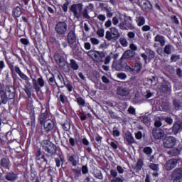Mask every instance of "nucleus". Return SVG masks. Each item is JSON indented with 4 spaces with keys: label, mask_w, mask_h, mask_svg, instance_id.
<instances>
[{
    "label": "nucleus",
    "mask_w": 182,
    "mask_h": 182,
    "mask_svg": "<svg viewBox=\"0 0 182 182\" xmlns=\"http://www.w3.org/2000/svg\"><path fill=\"white\" fill-rule=\"evenodd\" d=\"M1 99L3 105H6L9 100L15 97V87L14 86H8L6 87L5 91L1 90Z\"/></svg>",
    "instance_id": "1"
},
{
    "label": "nucleus",
    "mask_w": 182,
    "mask_h": 182,
    "mask_svg": "<svg viewBox=\"0 0 182 182\" xmlns=\"http://www.w3.org/2000/svg\"><path fill=\"white\" fill-rule=\"evenodd\" d=\"M41 146L47 153L54 154L56 153V146L49 140L43 141Z\"/></svg>",
    "instance_id": "2"
},
{
    "label": "nucleus",
    "mask_w": 182,
    "mask_h": 182,
    "mask_svg": "<svg viewBox=\"0 0 182 182\" xmlns=\"http://www.w3.org/2000/svg\"><path fill=\"white\" fill-rule=\"evenodd\" d=\"M55 30L58 35H65L68 32V23L65 21L58 22L55 25Z\"/></svg>",
    "instance_id": "3"
},
{
    "label": "nucleus",
    "mask_w": 182,
    "mask_h": 182,
    "mask_svg": "<svg viewBox=\"0 0 182 182\" xmlns=\"http://www.w3.org/2000/svg\"><path fill=\"white\" fill-rule=\"evenodd\" d=\"M177 143V139L173 136H167L163 141L165 149H173Z\"/></svg>",
    "instance_id": "4"
},
{
    "label": "nucleus",
    "mask_w": 182,
    "mask_h": 182,
    "mask_svg": "<svg viewBox=\"0 0 182 182\" xmlns=\"http://www.w3.org/2000/svg\"><path fill=\"white\" fill-rule=\"evenodd\" d=\"M70 11L71 12H73L75 18L79 19L80 18V14H79V12H82L83 11V4L80 3L77 4H73L70 6ZM77 11L79 12H77Z\"/></svg>",
    "instance_id": "5"
},
{
    "label": "nucleus",
    "mask_w": 182,
    "mask_h": 182,
    "mask_svg": "<svg viewBox=\"0 0 182 182\" xmlns=\"http://www.w3.org/2000/svg\"><path fill=\"white\" fill-rule=\"evenodd\" d=\"M178 163V161H177L176 159H169L164 164V168L167 171H171L173 168H176V167H177Z\"/></svg>",
    "instance_id": "6"
},
{
    "label": "nucleus",
    "mask_w": 182,
    "mask_h": 182,
    "mask_svg": "<svg viewBox=\"0 0 182 182\" xmlns=\"http://www.w3.org/2000/svg\"><path fill=\"white\" fill-rule=\"evenodd\" d=\"M54 59L59 67L65 70V66L68 65V62L65 60V58L61 57L60 54H55Z\"/></svg>",
    "instance_id": "7"
},
{
    "label": "nucleus",
    "mask_w": 182,
    "mask_h": 182,
    "mask_svg": "<svg viewBox=\"0 0 182 182\" xmlns=\"http://www.w3.org/2000/svg\"><path fill=\"white\" fill-rule=\"evenodd\" d=\"M32 82L33 87L36 92H39V90H41V87H43V86H45V80H43V78L42 77L38 78V80L33 78Z\"/></svg>",
    "instance_id": "8"
},
{
    "label": "nucleus",
    "mask_w": 182,
    "mask_h": 182,
    "mask_svg": "<svg viewBox=\"0 0 182 182\" xmlns=\"http://www.w3.org/2000/svg\"><path fill=\"white\" fill-rule=\"evenodd\" d=\"M43 127L46 133H49V132H52L53 130V127H55V122L50 119H46L44 121Z\"/></svg>",
    "instance_id": "9"
},
{
    "label": "nucleus",
    "mask_w": 182,
    "mask_h": 182,
    "mask_svg": "<svg viewBox=\"0 0 182 182\" xmlns=\"http://www.w3.org/2000/svg\"><path fill=\"white\" fill-rule=\"evenodd\" d=\"M126 61H123V59L120 58L119 61L114 60L112 68L115 69V70L120 71L124 69Z\"/></svg>",
    "instance_id": "10"
},
{
    "label": "nucleus",
    "mask_w": 182,
    "mask_h": 182,
    "mask_svg": "<svg viewBox=\"0 0 182 182\" xmlns=\"http://www.w3.org/2000/svg\"><path fill=\"white\" fill-rule=\"evenodd\" d=\"M87 55H88L92 60L97 62V63H100V62H102V58L99 57V51L91 50L87 53Z\"/></svg>",
    "instance_id": "11"
},
{
    "label": "nucleus",
    "mask_w": 182,
    "mask_h": 182,
    "mask_svg": "<svg viewBox=\"0 0 182 182\" xmlns=\"http://www.w3.org/2000/svg\"><path fill=\"white\" fill-rule=\"evenodd\" d=\"M138 3L144 11H149L153 8L151 3L149 0H138Z\"/></svg>",
    "instance_id": "12"
},
{
    "label": "nucleus",
    "mask_w": 182,
    "mask_h": 182,
    "mask_svg": "<svg viewBox=\"0 0 182 182\" xmlns=\"http://www.w3.org/2000/svg\"><path fill=\"white\" fill-rule=\"evenodd\" d=\"M67 41L70 46L76 43V33H75V31L72 30L68 33Z\"/></svg>",
    "instance_id": "13"
},
{
    "label": "nucleus",
    "mask_w": 182,
    "mask_h": 182,
    "mask_svg": "<svg viewBox=\"0 0 182 182\" xmlns=\"http://www.w3.org/2000/svg\"><path fill=\"white\" fill-rule=\"evenodd\" d=\"M152 134L156 140H160V139H163L164 137V131L161 129H154L152 130Z\"/></svg>",
    "instance_id": "14"
},
{
    "label": "nucleus",
    "mask_w": 182,
    "mask_h": 182,
    "mask_svg": "<svg viewBox=\"0 0 182 182\" xmlns=\"http://www.w3.org/2000/svg\"><path fill=\"white\" fill-rule=\"evenodd\" d=\"M124 22L127 30L129 29V31H134V29H136V26L134 24H133V19H132V17L125 16Z\"/></svg>",
    "instance_id": "15"
},
{
    "label": "nucleus",
    "mask_w": 182,
    "mask_h": 182,
    "mask_svg": "<svg viewBox=\"0 0 182 182\" xmlns=\"http://www.w3.org/2000/svg\"><path fill=\"white\" fill-rule=\"evenodd\" d=\"M117 93L119 96H128L130 94V90L127 87H119L117 90Z\"/></svg>",
    "instance_id": "16"
},
{
    "label": "nucleus",
    "mask_w": 182,
    "mask_h": 182,
    "mask_svg": "<svg viewBox=\"0 0 182 182\" xmlns=\"http://www.w3.org/2000/svg\"><path fill=\"white\" fill-rule=\"evenodd\" d=\"M4 177L7 181H16V180H18V173L12 171L9 172Z\"/></svg>",
    "instance_id": "17"
},
{
    "label": "nucleus",
    "mask_w": 182,
    "mask_h": 182,
    "mask_svg": "<svg viewBox=\"0 0 182 182\" xmlns=\"http://www.w3.org/2000/svg\"><path fill=\"white\" fill-rule=\"evenodd\" d=\"M172 178H180L182 177V168H175L171 174Z\"/></svg>",
    "instance_id": "18"
},
{
    "label": "nucleus",
    "mask_w": 182,
    "mask_h": 182,
    "mask_svg": "<svg viewBox=\"0 0 182 182\" xmlns=\"http://www.w3.org/2000/svg\"><path fill=\"white\" fill-rule=\"evenodd\" d=\"M57 78L58 79V80H60L61 85H58V82H55L56 86L58 88L63 89V87H65V86H66V82H65V78L63 77V75H62L60 73H58L57 75Z\"/></svg>",
    "instance_id": "19"
},
{
    "label": "nucleus",
    "mask_w": 182,
    "mask_h": 182,
    "mask_svg": "<svg viewBox=\"0 0 182 182\" xmlns=\"http://www.w3.org/2000/svg\"><path fill=\"white\" fill-rule=\"evenodd\" d=\"M182 131V122L180 121L176 122L173 126V132L174 133H180Z\"/></svg>",
    "instance_id": "20"
},
{
    "label": "nucleus",
    "mask_w": 182,
    "mask_h": 182,
    "mask_svg": "<svg viewBox=\"0 0 182 182\" xmlns=\"http://www.w3.org/2000/svg\"><path fill=\"white\" fill-rule=\"evenodd\" d=\"M68 161L72 164V166L76 167L77 164L79 163V159L76 156V155H71L68 156Z\"/></svg>",
    "instance_id": "21"
},
{
    "label": "nucleus",
    "mask_w": 182,
    "mask_h": 182,
    "mask_svg": "<svg viewBox=\"0 0 182 182\" xmlns=\"http://www.w3.org/2000/svg\"><path fill=\"white\" fill-rule=\"evenodd\" d=\"M15 72L16 73H18V76L23 79V80H29V77L26 76V75L23 74L22 71H21V68H19L18 66L15 67Z\"/></svg>",
    "instance_id": "22"
},
{
    "label": "nucleus",
    "mask_w": 182,
    "mask_h": 182,
    "mask_svg": "<svg viewBox=\"0 0 182 182\" xmlns=\"http://www.w3.org/2000/svg\"><path fill=\"white\" fill-rule=\"evenodd\" d=\"M22 15V9L20 6H17L13 9V16L14 18H19Z\"/></svg>",
    "instance_id": "23"
},
{
    "label": "nucleus",
    "mask_w": 182,
    "mask_h": 182,
    "mask_svg": "<svg viewBox=\"0 0 182 182\" xmlns=\"http://www.w3.org/2000/svg\"><path fill=\"white\" fill-rule=\"evenodd\" d=\"M69 66L73 70H79V63L73 59L70 60Z\"/></svg>",
    "instance_id": "24"
},
{
    "label": "nucleus",
    "mask_w": 182,
    "mask_h": 182,
    "mask_svg": "<svg viewBox=\"0 0 182 182\" xmlns=\"http://www.w3.org/2000/svg\"><path fill=\"white\" fill-rule=\"evenodd\" d=\"M135 22H136L138 26H143L146 23V18L141 16H138L135 18Z\"/></svg>",
    "instance_id": "25"
},
{
    "label": "nucleus",
    "mask_w": 182,
    "mask_h": 182,
    "mask_svg": "<svg viewBox=\"0 0 182 182\" xmlns=\"http://www.w3.org/2000/svg\"><path fill=\"white\" fill-rule=\"evenodd\" d=\"M30 113L32 114L31 115V122H28L26 123L27 126H35V110L33 109V107L30 109Z\"/></svg>",
    "instance_id": "26"
},
{
    "label": "nucleus",
    "mask_w": 182,
    "mask_h": 182,
    "mask_svg": "<svg viewBox=\"0 0 182 182\" xmlns=\"http://www.w3.org/2000/svg\"><path fill=\"white\" fill-rule=\"evenodd\" d=\"M154 40L155 42H159L161 46H164V45H166V40L164 39V36H163L156 35Z\"/></svg>",
    "instance_id": "27"
},
{
    "label": "nucleus",
    "mask_w": 182,
    "mask_h": 182,
    "mask_svg": "<svg viewBox=\"0 0 182 182\" xmlns=\"http://www.w3.org/2000/svg\"><path fill=\"white\" fill-rule=\"evenodd\" d=\"M180 150L178 148H175L168 151V154L171 157H176L180 154Z\"/></svg>",
    "instance_id": "28"
},
{
    "label": "nucleus",
    "mask_w": 182,
    "mask_h": 182,
    "mask_svg": "<svg viewBox=\"0 0 182 182\" xmlns=\"http://www.w3.org/2000/svg\"><path fill=\"white\" fill-rule=\"evenodd\" d=\"M109 31L112 33V35L117 38L119 39L120 38V32H119V29L116 27H111L109 28Z\"/></svg>",
    "instance_id": "29"
},
{
    "label": "nucleus",
    "mask_w": 182,
    "mask_h": 182,
    "mask_svg": "<svg viewBox=\"0 0 182 182\" xmlns=\"http://www.w3.org/2000/svg\"><path fill=\"white\" fill-rule=\"evenodd\" d=\"M105 38L107 39L108 41H111L112 42L114 41H117V38L109 31H107L106 32Z\"/></svg>",
    "instance_id": "30"
},
{
    "label": "nucleus",
    "mask_w": 182,
    "mask_h": 182,
    "mask_svg": "<svg viewBox=\"0 0 182 182\" xmlns=\"http://www.w3.org/2000/svg\"><path fill=\"white\" fill-rule=\"evenodd\" d=\"M125 139L129 144H133L134 143V138L131 133H127L125 134Z\"/></svg>",
    "instance_id": "31"
},
{
    "label": "nucleus",
    "mask_w": 182,
    "mask_h": 182,
    "mask_svg": "<svg viewBox=\"0 0 182 182\" xmlns=\"http://www.w3.org/2000/svg\"><path fill=\"white\" fill-rule=\"evenodd\" d=\"M93 176L95 178H98V180H103V173H102V171L99 169H95L94 171Z\"/></svg>",
    "instance_id": "32"
},
{
    "label": "nucleus",
    "mask_w": 182,
    "mask_h": 182,
    "mask_svg": "<svg viewBox=\"0 0 182 182\" xmlns=\"http://www.w3.org/2000/svg\"><path fill=\"white\" fill-rule=\"evenodd\" d=\"M146 53L148 55V58L149 60H152V59H154L156 56V53L149 48L146 50Z\"/></svg>",
    "instance_id": "33"
},
{
    "label": "nucleus",
    "mask_w": 182,
    "mask_h": 182,
    "mask_svg": "<svg viewBox=\"0 0 182 182\" xmlns=\"http://www.w3.org/2000/svg\"><path fill=\"white\" fill-rule=\"evenodd\" d=\"M133 56V53L130 50L125 51L121 57V59H129Z\"/></svg>",
    "instance_id": "34"
},
{
    "label": "nucleus",
    "mask_w": 182,
    "mask_h": 182,
    "mask_svg": "<svg viewBox=\"0 0 182 182\" xmlns=\"http://www.w3.org/2000/svg\"><path fill=\"white\" fill-rule=\"evenodd\" d=\"M0 164L1 167H4V168H8V167H9V161H8V159L5 158H3L1 160Z\"/></svg>",
    "instance_id": "35"
},
{
    "label": "nucleus",
    "mask_w": 182,
    "mask_h": 182,
    "mask_svg": "<svg viewBox=\"0 0 182 182\" xmlns=\"http://www.w3.org/2000/svg\"><path fill=\"white\" fill-rule=\"evenodd\" d=\"M171 50H173V46L168 44L164 47V52L166 53V55H171Z\"/></svg>",
    "instance_id": "36"
},
{
    "label": "nucleus",
    "mask_w": 182,
    "mask_h": 182,
    "mask_svg": "<svg viewBox=\"0 0 182 182\" xmlns=\"http://www.w3.org/2000/svg\"><path fill=\"white\" fill-rule=\"evenodd\" d=\"M119 43L122 45V46H123V48H127V46L129 45L127 39L125 37H121L119 38Z\"/></svg>",
    "instance_id": "37"
},
{
    "label": "nucleus",
    "mask_w": 182,
    "mask_h": 182,
    "mask_svg": "<svg viewBox=\"0 0 182 182\" xmlns=\"http://www.w3.org/2000/svg\"><path fill=\"white\" fill-rule=\"evenodd\" d=\"M48 118V111H46L45 112L42 113L40 115V122L41 124H42V123H43V122H45L46 120H47L46 119Z\"/></svg>",
    "instance_id": "38"
},
{
    "label": "nucleus",
    "mask_w": 182,
    "mask_h": 182,
    "mask_svg": "<svg viewBox=\"0 0 182 182\" xmlns=\"http://www.w3.org/2000/svg\"><path fill=\"white\" fill-rule=\"evenodd\" d=\"M143 167V159H139L137 161L136 166H135L136 170L140 171Z\"/></svg>",
    "instance_id": "39"
},
{
    "label": "nucleus",
    "mask_w": 182,
    "mask_h": 182,
    "mask_svg": "<svg viewBox=\"0 0 182 182\" xmlns=\"http://www.w3.org/2000/svg\"><path fill=\"white\" fill-rule=\"evenodd\" d=\"M143 68L141 63H136L134 68V72H140Z\"/></svg>",
    "instance_id": "40"
},
{
    "label": "nucleus",
    "mask_w": 182,
    "mask_h": 182,
    "mask_svg": "<svg viewBox=\"0 0 182 182\" xmlns=\"http://www.w3.org/2000/svg\"><path fill=\"white\" fill-rule=\"evenodd\" d=\"M61 126L65 132H69L70 130V123L68 121L62 124Z\"/></svg>",
    "instance_id": "41"
},
{
    "label": "nucleus",
    "mask_w": 182,
    "mask_h": 182,
    "mask_svg": "<svg viewBox=\"0 0 182 182\" xmlns=\"http://www.w3.org/2000/svg\"><path fill=\"white\" fill-rule=\"evenodd\" d=\"M68 97H66V95L63 93H61L60 95V96L58 97V100L59 102H61V103H63V105H65L66 100H67Z\"/></svg>",
    "instance_id": "42"
},
{
    "label": "nucleus",
    "mask_w": 182,
    "mask_h": 182,
    "mask_svg": "<svg viewBox=\"0 0 182 182\" xmlns=\"http://www.w3.org/2000/svg\"><path fill=\"white\" fill-rule=\"evenodd\" d=\"M76 102H77L78 106H81L82 107H83L85 106V100L83 98H82V97H77Z\"/></svg>",
    "instance_id": "43"
},
{
    "label": "nucleus",
    "mask_w": 182,
    "mask_h": 182,
    "mask_svg": "<svg viewBox=\"0 0 182 182\" xmlns=\"http://www.w3.org/2000/svg\"><path fill=\"white\" fill-rule=\"evenodd\" d=\"M118 26L121 31H127V27L126 26V21H121Z\"/></svg>",
    "instance_id": "44"
},
{
    "label": "nucleus",
    "mask_w": 182,
    "mask_h": 182,
    "mask_svg": "<svg viewBox=\"0 0 182 182\" xmlns=\"http://www.w3.org/2000/svg\"><path fill=\"white\" fill-rule=\"evenodd\" d=\"M161 89L164 93H170L171 92V88L168 85H162Z\"/></svg>",
    "instance_id": "45"
},
{
    "label": "nucleus",
    "mask_w": 182,
    "mask_h": 182,
    "mask_svg": "<svg viewBox=\"0 0 182 182\" xmlns=\"http://www.w3.org/2000/svg\"><path fill=\"white\" fill-rule=\"evenodd\" d=\"M163 119V117H161V118L160 117H158L156 118V121H155V123H154V126L156 127H160L161 126V119Z\"/></svg>",
    "instance_id": "46"
},
{
    "label": "nucleus",
    "mask_w": 182,
    "mask_h": 182,
    "mask_svg": "<svg viewBox=\"0 0 182 182\" xmlns=\"http://www.w3.org/2000/svg\"><path fill=\"white\" fill-rule=\"evenodd\" d=\"M149 168H151L154 171H159V165L156 164H150Z\"/></svg>",
    "instance_id": "47"
},
{
    "label": "nucleus",
    "mask_w": 182,
    "mask_h": 182,
    "mask_svg": "<svg viewBox=\"0 0 182 182\" xmlns=\"http://www.w3.org/2000/svg\"><path fill=\"white\" fill-rule=\"evenodd\" d=\"M82 15L85 19H90V16H89V13H87V9H84L82 12Z\"/></svg>",
    "instance_id": "48"
},
{
    "label": "nucleus",
    "mask_w": 182,
    "mask_h": 182,
    "mask_svg": "<svg viewBox=\"0 0 182 182\" xmlns=\"http://www.w3.org/2000/svg\"><path fill=\"white\" fill-rule=\"evenodd\" d=\"M144 153L145 154H147V156H150L151 153H153V149H151L150 147L147 146L144 149Z\"/></svg>",
    "instance_id": "49"
},
{
    "label": "nucleus",
    "mask_w": 182,
    "mask_h": 182,
    "mask_svg": "<svg viewBox=\"0 0 182 182\" xmlns=\"http://www.w3.org/2000/svg\"><path fill=\"white\" fill-rule=\"evenodd\" d=\"M124 69H125L126 72H134V68H132L130 65H127V63H125Z\"/></svg>",
    "instance_id": "50"
},
{
    "label": "nucleus",
    "mask_w": 182,
    "mask_h": 182,
    "mask_svg": "<svg viewBox=\"0 0 182 182\" xmlns=\"http://www.w3.org/2000/svg\"><path fill=\"white\" fill-rule=\"evenodd\" d=\"M97 35L100 36V38H103L105 36V29L104 28H100L97 31Z\"/></svg>",
    "instance_id": "51"
},
{
    "label": "nucleus",
    "mask_w": 182,
    "mask_h": 182,
    "mask_svg": "<svg viewBox=\"0 0 182 182\" xmlns=\"http://www.w3.org/2000/svg\"><path fill=\"white\" fill-rule=\"evenodd\" d=\"M90 42L92 45H99V43H100V41H99V39L96 38H90Z\"/></svg>",
    "instance_id": "52"
},
{
    "label": "nucleus",
    "mask_w": 182,
    "mask_h": 182,
    "mask_svg": "<svg viewBox=\"0 0 182 182\" xmlns=\"http://www.w3.org/2000/svg\"><path fill=\"white\" fill-rule=\"evenodd\" d=\"M97 18L101 22H105L106 21V16L105 14H99Z\"/></svg>",
    "instance_id": "53"
},
{
    "label": "nucleus",
    "mask_w": 182,
    "mask_h": 182,
    "mask_svg": "<svg viewBox=\"0 0 182 182\" xmlns=\"http://www.w3.org/2000/svg\"><path fill=\"white\" fill-rule=\"evenodd\" d=\"M180 59V56L178 55H172L171 57V62H177Z\"/></svg>",
    "instance_id": "54"
},
{
    "label": "nucleus",
    "mask_w": 182,
    "mask_h": 182,
    "mask_svg": "<svg viewBox=\"0 0 182 182\" xmlns=\"http://www.w3.org/2000/svg\"><path fill=\"white\" fill-rule=\"evenodd\" d=\"M117 77H119V79H121L122 80H124V79L127 77V75H126L124 73H119L117 74Z\"/></svg>",
    "instance_id": "55"
},
{
    "label": "nucleus",
    "mask_w": 182,
    "mask_h": 182,
    "mask_svg": "<svg viewBox=\"0 0 182 182\" xmlns=\"http://www.w3.org/2000/svg\"><path fill=\"white\" fill-rule=\"evenodd\" d=\"M110 60H112V55H107L104 60L105 65H109L110 63Z\"/></svg>",
    "instance_id": "56"
},
{
    "label": "nucleus",
    "mask_w": 182,
    "mask_h": 182,
    "mask_svg": "<svg viewBox=\"0 0 182 182\" xmlns=\"http://www.w3.org/2000/svg\"><path fill=\"white\" fill-rule=\"evenodd\" d=\"M112 23L114 26H117V25H119V18H117V16L112 18Z\"/></svg>",
    "instance_id": "57"
},
{
    "label": "nucleus",
    "mask_w": 182,
    "mask_h": 182,
    "mask_svg": "<svg viewBox=\"0 0 182 182\" xmlns=\"http://www.w3.org/2000/svg\"><path fill=\"white\" fill-rule=\"evenodd\" d=\"M127 36L129 38V39H134V38H136V33H134L133 31H129L127 33Z\"/></svg>",
    "instance_id": "58"
},
{
    "label": "nucleus",
    "mask_w": 182,
    "mask_h": 182,
    "mask_svg": "<svg viewBox=\"0 0 182 182\" xmlns=\"http://www.w3.org/2000/svg\"><path fill=\"white\" fill-rule=\"evenodd\" d=\"M68 6H69V1L66 0V2L63 4L62 9L64 11V12H66L68 11Z\"/></svg>",
    "instance_id": "59"
},
{
    "label": "nucleus",
    "mask_w": 182,
    "mask_h": 182,
    "mask_svg": "<svg viewBox=\"0 0 182 182\" xmlns=\"http://www.w3.org/2000/svg\"><path fill=\"white\" fill-rule=\"evenodd\" d=\"M82 174H87V173H89V169L87 168V166H83L82 167Z\"/></svg>",
    "instance_id": "60"
},
{
    "label": "nucleus",
    "mask_w": 182,
    "mask_h": 182,
    "mask_svg": "<svg viewBox=\"0 0 182 182\" xmlns=\"http://www.w3.org/2000/svg\"><path fill=\"white\" fill-rule=\"evenodd\" d=\"M20 42L23 45H28L29 43V40H28V38H21Z\"/></svg>",
    "instance_id": "61"
},
{
    "label": "nucleus",
    "mask_w": 182,
    "mask_h": 182,
    "mask_svg": "<svg viewBox=\"0 0 182 182\" xmlns=\"http://www.w3.org/2000/svg\"><path fill=\"white\" fill-rule=\"evenodd\" d=\"M161 107H162V110H164V112L168 110L169 109V106L168 104L166 103V104H163Z\"/></svg>",
    "instance_id": "62"
},
{
    "label": "nucleus",
    "mask_w": 182,
    "mask_h": 182,
    "mask_svg": "<svg viewBox=\"0 0 182 182\" xmlns=\"http://www.w3.org/2000/svg\"><path fill=\"white\" fill-rule=\"evenodd\" d=\"M110 174L112 177H114V178H117V171H116V170H111Z\"/></svg>",
    "instance_id": "63"
},
{
    "label": "nucleus",
    "mask_w": 182,
    "mask_h": 182,
    "mask_svg": "<svg viewBox=\"0 0 182 182\" xmlns=\"http://www.w3.org/2000/svg\"><path fill=\"white\" fill-rule=\"evenodd\" d=\"M111 182H123V179H122L121 178H119V177L113 178L111 180Z\"/></svg>",
    "instance_id": "64"
}]
</instances>
